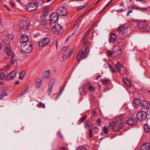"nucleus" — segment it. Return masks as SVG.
Listing matches in <instances>:
<instances>
[{
    "instance_id": "e433bc0d",
    "label": "nucleus",
    "mask_w": 150,
    "mask_h": 150,
    "mask_svg": "<svg viewBox=\"0 0 150 150\" xmlns=\"http://www.w3.org/2000/svg\"><path fill=\"white\" fill-rule=\"evenodd\" d=\"M52 88H49L48 87V88L47 91V95L48 96H50L52 93Z\"/></svg>"
},
{
    "instance_id": "f704fd0d",
    "label": "nucleus",
    "mask_w": 150,
    "mask_h": 150,
    "mask_svg": "<svg viewBox=\"0 0 150 150\" xmlns=\"http://www.w3.org/2000/svg\"><path fill=\"white\" fill-rule=\"evenodd\" d=\"M87 5V4H86L85 5L82 6H80L77 7L76 8V10L78 11H80L83 9L84 8H85L86 6Z\"/></svg>"
},
{
    "instance_id": "052dcab7",
    "label": "nucleus",
    "mask_w": 150,
    "mask_h": 150,
    "mask_svg": "<svg viewBox=\"0 0 150 150\" xmlns=\"http://www.w3.org/2000/svg\"><path fill=\"white\" fill-rule=\"evenodd\" d=\"M95 97L93 95L91 96V100H93L95 99Z\"/></svg>"
},
{
    "instance_id": "2f4dec72",
    "label": "nucleus",
    "mask_w": 150,
    "mask_h": 150,
    "mask_svg": "<svg viewBox=\"0 0 150 150\" xmlns=\"http://www.w3.org/2000/svg\"><path fill=\"white\" fill-rule=\"evenodd\" d=\"M120 52L119 50L116 51L112 52V55L117 57H119L120 55Z\"/></svg>"
},
{
    "instance_id": "bf43d9fd",
    "label": "nucleus",
    "mask_w": 150,
    "mask_h": 150,
    "mask_svg": "<svg viewBox=\"0 0 150 150\" xmlns=\"http://www.w3.org/2000/svg\"><path fill=\"white\" fill-rule=\"evenodd\" d=\"M104 131H108V128L106 126H104L103 128Z\"/></svg>"
},
{
    "instance_id": "aec40b11",
    "label": "nucleus",
    "mask_w": 150,
    "mask_h": 150,
    "mask_svg": "<svg viewBox=\"0 0 150 150\" xmlns=\"http://www.w3.org/2000/svg\"><path fill=\"white\" fill-rule=\"evenodd\" d=\"M62 52L63 54H65L67 55L69 52V48L67 47H63L62 49Z\"/></svg>"
},
{
    "instance_id": "f8f14e48",
    "label": "nucleus",
    "mask_w": 150,
    "mask_h": 150,
    "mask_svg": "<svg viewBox=\"0 0 150 150\" xmlns=\"http://www.w3.org/2000/svg\"><path fill=\"white\" fill-rule=\"evenodd\" d=\"M37 7L36 5L33 3H31L28 4L26 6V10L29 11H32L37 9Z\"/></svg>"
},
{
    "instance_id": "b1692460",
    "label": "nucleus",
    "mask_w": 150,
    "mask_h": 150,
    "mask_svg": "<svg viewBox=\"0 0 150 150\" xmlns=\"http://www.w3.org/2000/svg\"><path fill=\"white\" fill-rule=\"evenodd\" d=\"M124 124V123H123V122H122L120 124V125L115 126L114 128L116 129V130H114L113 131H117L120 130L122 128Z\"/></svg>"
},
{
    "instance_id": "39448f33",
    "label": "nucleus",
    "mask_w": 150,
    "mask_h": 150,
    "mask_svg": "<svg viewBox=\"0 0 150 150\" xmlns=\"http://www.w3.org/2000/svg\"><path fill=\"white\" fill-rule=\"evenodd\" d=\"M57 12L60 16H65L68 13L67 9L64 7H59L57 8Z\"/></svg>"
},
{
    "instance_id": "4c0bfd02",
    "label": "nucleus",
    "mask_w": 150,
    "mask_h": 150,
    "mask_svg": "<svg viewBox=\"0 0 150 150\" xmlns=\"http://www.w3.org/2000/svg\"><path fill=\"white\" fill-rule=\"evenodd\" d=\"M4 43L6 44L7 46L6 47L5 49H6V48L7 47L9 49H10L9 48V47H10V43H9V41L8 40H4ZM5 51H6V49H5Z\"/></svg>"
},
{
    "instance_id": "7ed1b4c3",
    "label": "nucleus",
    "mask_w": 150,
    "mask_h": 150,
    "mask_svg": "<svg viewBox=\"0 0 150 150\" xmlns=\"http://www.w3.org/2000/svg\"><path fill=\"white\" fill-rule=\"evenodd\" d=\"M87 48L86 47H84V48H83L82 50L80 51L76 57V60L78 62H79L81 59H84L86 58L88 56V52H87L84 56H83L87 50Z\"/></svg>"
},
{
    "instance_id": "7c9ffc66",
    "label": "nucleus",
    "mask_w": 150,
    "mask_h": 150,
    "mask_svg": "<svg viewBox=\"0 0 150 150\" xmlns=\"http://www.w3.org/2000/svg\"><path fill=\"white\" fill-rule=\"evenodd\" d=\"M143 128L144 131H150V126L148 125L144 124Z\"/></svg>"
},
{
    "instance_id": "6e6d98bb",
    "label": "nucleus",
    "mask_w": 150,
    "mask_h": 150,
    "mask_svg": "<svg viewBox=\"0 0 150 150\" xmlns=\"http://www.w3.org/2000/svg\"><path fill=\"white\" fill-rule=\"evenodd\" d=\"M79 27V25L78 24L75 25L74 27H73V28H74L75 29H78Z\"/></svg>"
},
{
    "instance_id": "49530a36",
    "label": "nucleus",
    "mask_w": 150,
    "mask_h": 150,
    "mask_svg": "<svg viewBox=\"0 0 150 150\" xmlns=\"http://www.w3.org/2000/svg\"><path fill=\"white\" fill-rule=\"evenodd\" d=\"M86 116H84L82 117L79 120V122L81 123L82 122L86 119Z\"/></svg>"
},
{
    "instance_id": "2eb2a0df",
    "label": "nucleus",
    "mask_w": 150,
    "mask_h": 150,
    "mask_svg": "<svg viewBox=\"0 0 150 150\" xmlns=\"http://www.w3.org/2000/svg\"><path fill=\"white\" fill-rule=\"evenodd\" d=\"M42 25L46 29L50 28L52 26L51 22L50 20H47L42 23Z\"/></svg>"
},
{
    "instance_id": "ddd939ff",
    "label": "nucleus",
    "mask_w": 150,
    "mask_h": 150,
    "mask_svg": "<svg viewBox=\"0 0 150 150\" xmlns=\"http://www.w3.org/2000/svg\"><path fill=\"white\" fill-rule=\"evenodd\" d=\"M16 74V71L14 70L8 74L6 77V80L7 81L11 80L15 77Z\"/></svg>"
},
{
    "instance_id": "72a5a7b5",
    "label": "nucleus",
    "mask_w": 150,
    "mask_h": 150,
    "mask_svg": "<svg viewBox=\"0 0 150 150\" xmlns=\"http://www.w3.org/2000/svg\"><path fill=\"white\" fill-rule=\"evenodd\" d=\"M116 67L117 71H120L121 69L122 66L119 62H117L116 65Z\"/></svg>"
},
{
    "instance_id": "423d86ee",
    "label": "nucleus",
    "mask_w": 150,
    "mask_h": 150,
    "mask_svg": "<svg viewBox=\"0 0 150 150\" xmlns=\"http://www.w3.org/2000/svg\"><path fill=\"white\" fill-rule=\"evenodd\" d=\"M52 30L55 34H58L61 33L63 30V29L62 26L59 24H57L54 26Z\"/></svg>"
},
{
    "instance_id": "c756f323",
    "label": "nucleus",
    "mask_w": 150,
    "mask_h": 150,
    "mask_svg": "<svg viewBox=\"0 0 150 150\" xmlns=\"http://www.w3.org/2000/svg\"><path fill=\"white\" fill-rule=\"evenodd\" d=\"M42 9L45 12V15H47V13L49 11V7L47 6H44L42 8Z\"/></svg>"
},
{
    "instance_id": "8fccbe9b",
    "label": "nucleus",
    "mask_w": 150,
    "mask_h": 150,
    "mask_svg": "<svg viewBox=\"0 0 150 150\" xmlns=\"http://www.w3.org/2000/svg\"><path fill=\"white\" fill-rule=\"evenodd\" d=\"M28 90V88H26L22 92L21 95H23L24 94L25 92L27 91Z\"/></svg>"
},
{
    "instance_id": "a18cd8bd",
    "label": "nucleus",
    "mask_w": 150,
    "mask_h": 150,
    "mask_svg": "<svg viewBox=\"0 0 150 150\" xmlns=\"http://www.w3.org/2000/svg\"><path fill=\"white\" fill-rule=\"evenodd\" d=\"M50 75V72L49 71H47L45 72V76L46 77H48Z\"/></svg>"
},
{
    "instance_id": "c85d7f7f",
    "label": "nucleus",
    "mask_w": 150,
    "mask_h": 150,
    "mask_svg": "<svg viewBox=\"0 0 150 150\" xmlns=\"http://www.w3.org/2000/svg\"><path fill=\"white\" fill-rule=\"evenodd\" d=\"M55 81L54 79H51L49 82V87L52 88L54 84Z\"/></svg>"
},
{
    "instance_id": "ea45409f",
    "label": "nucleus",
    "mask_w": 150,
    "mask_h": 150,
    "mask_svg": "<svg viewBox=\"0 0 150 150\" xmlns=\"http://www.w3.org/2000/svg\"><path fill=\"white\" fill-rule=\"evenodd\" d=\"M41 83L39 81H37L35 84V87L36 88H39L41 86Z\"/></svg>"
},
{
    "instance_id": "20e7f679",
    "label": "nucleus",
    "mask_w": 150,
    "mask_h": 150,
    "mask_svg": "<svg viewBox=\"0 0 150 150\" xmlns=\"http://www.w3.org/2000/svg\"><path fill=\"white\" fill-rule=\"evenodd\" d=\"M116 32L120 34L126 36L128 32L127 27L123 25H120L117 29Z\"/></svg>"
},
{
    "instance_id": "a878e982",
    "label": "nucleus",
    "mask_w": 150,
    "mask_h": 150,
    "mask_svg": "<svg viewBox=\"0 0 150 150\" xmlns=\"http://www.w3.org/2000/svg\"><path fill=\"white\" fill-rule=\"evenodd\" d=\"M25 72L24 71H21L19 74V78L20 79L22 80L23 79L24 76L25 75Z\"/></svg>"
},
{
    "instance_id": "cd10ccee",
    "label": "nucleus",
    "mask_w": 150,
    "mask_h": 150,
    "mask_svg": "<svg viewBox=\"0 0 150 150\" xmlns=\"http://www.w3.org/2000/svg\"><path fill=\"white\" fill-rule=\"evenodd\" d=\"M116 124V122L115 121H112L109 124V128L110 129H113L115 128V126Z\"/></svg>"
},
{
    "instance_id": "dca6fc26",
    "label": "nucleus",
    "mask_w": 150,
    "mask_h": 150,
    "mask_svg": "<svg viewBox=\"0 0 150 150\" xmlns=\"http://www.w3.org/2000/svg\"><path fill=\"white\" fill-rule=\"evenodd\" d=\"M29 40L28 36L25 34H23L21 38L20 41L21 43H25L27 42Z\"/></svg>"
},
{
    "instance_id": "412c9836",
    "label": "nucleus",
    "mask_w": 150,
    "mask_h": 150,
    "mask_svg": "<svg viewBox=\"0 0 150 150\" xmlns=\"http://www.w3.org/2000/svg\"><path fill=\"white\" fill-rule=\"evenodd\" d=\"M134 106L136 108H138L141 105V102L138 99H135L134 100Z\"/></svg>"
},
{
    "instance_id": "a211bd4d",
    "label": "nucleus",
    "mask_w": 150,
    "mask_h": 150,
    "mask_svg": "<svg viewBox=\"0 0 150 150\" xmlns=\"http://www.w3.org/2000/svg\"><path fill=\"white\" fill-rule=\"evenodd\" d=\"M70 57V54H68L67 55L62 54L59 55V58L61 61H63L65 59L68 58Z\"/></svg>"
},
{
    "instance_id": "4468645a",
    "label": "nucleus",
    "mask_w": 150,
    "mask_h": 150,
    "mask_svg": "<svg viewBox=\"0 0 150 150\" xmlns=\"http://www.w3.org/2000/svg\"><path fill=\"white\" fill-rule=\"evenodd\" d=\"M137 120L134 117H131L127 121V124L130 125H135L137 124Z\"/></svg>"
},
{
    "instance_id": "338daca9",
    "label": "nucleus",
    "mask_w": 150,
    "mask_h": 150,
    "mask_svg": "<svg viewBox=\"0 0 150 150\" xmlns=\"http://www.w3.org/2000/svg\"><path fill=\"white\" fill-rule=\"evenodd\" d=\"M147 112V114L149 115H150V108L148 109Z\"/></svg>"
},
{
    "instance_id": "a19ab883",
    "label": "nucleus",
    "mask_w": 150,
    "mask_h": 150,
    "mask_svg": "<svg viewBox=\"0 0 150 150\" xmlns=\"http://www.w3.org/2000/svg\"><path fill=\"white\" fill-rule=\"evenodd\" d=\"M89 89L91 91L93 92L95 91V89L92 85H90L88 87Z\"/></svg>"
},
{
    "instance_id": "f257e3e1",
    "label": "nucleus",
    "mask_w": 150,
    "mask_h": 150,
    "mask_svg": "<svg viewBox=\"0 0 150 150\" xmlns=\"http://www.w3.org/2000/svg\"><path fill=\"white\" fill-rule=\"evenodd\" d=\"M6 52L8 55V58L10 61L11 64L13 65L15 67H17L18 66L17 60L14 57L15 55L12 52L11 50L8 48H6Z\"/></svg>"
},
{
    "instance_id": "09e8293b",
    "label": "nucleus",
    "mask_w": 150,
    "mask_h": 150,
    "mask_svg": "<svg viewBox=\"0 0 150 150\" xmlns=\"http://www.w3.org/2000/svg\"><path fill=\"white\" fill-rule=\"evenodd\" d=\"M45 17L44 16H42L41 17V20L42 22V23L45 21Z\"/></svg>"
},
{
    "instance_id": "680f3d73",
    "label": "nucleus",
    "mask_w": 150,
    "mask_h": 150,
    "mask_svg": "<svg viewBox=\"0 0 150 150\" xmlns=\"http://www.w3.org/2000/svg\"><path fill=\"white\" fill-rule=\"evenodd\" d=\"M124 10L123 9L121 8L117 10V12H121L124 11Z\"/></svg>"
},
{
    "instance_id": "de8ad7c7",
    "label": "nucleus",
    "mask_w": 150,
    "mask_h": 150,
    "mask_svg": "<svg viewBox=\"0 0 150 150\" xmlns=\"http://www.w3.org/2000/svg\"><path fill=\"white\" fill-rule=\"evenodd\" d=\"M112 54V53L111 51L109 50H108V51L107 52V54L108 56H111Z\"/></svg>"
},
{
    "instance_id": "603ef678",
    "label": "nucleus",
    "mask_w": 150,
    "mask_h": 150,
    "mask_svg": "<svg viewBox=\"0 0 150 150\" xmlns=\"http://www.w3.org/2000/svg\"><path fill=\"white\" fill-rule=\"evenodd\" d=\"M5 76L3 72L0 73V79H2Z\"/></svg>"
},
{
    "instance_id": "5701e85b",
    "label": "nucleus",
    "mask_w": 150,
    "mask_h": 150,
    "mask_svg": "<svg viewBox=\"0 0 150 150\" xmlns=\"http://www.w3.org/2000/svg\"><path fill=\"white\" fill-rule=\"evenodd\" d=\"M100 81L103 85H107L110 81V80L109 79L106 78L101 79Z\"/></svg>"
},
{
    "instance_id": "bb28decb",
    "label": "nucleus",
    "mask_w": 150,
    "mask_h": 150,
    "mask_svg": "<svg viewBox=\"0 0 150 150\" xmlns=\"http://www.w3.org/2000/svg\"><path fill=\"white\" fill-rule=\"evenodd\" d=\"M79 91L80 92V94L84 95L86 94V91L85 89L83 87H81L79 89Z\"/></svg>"
},
{
    "instance_id": "0eeeda50",
    "label": "nucleus",
    "mask_w": 150,
    "mask_h": 150,
    "mask_svg": "<svg viewBox=\"0 0 150 150\" xmlns=\"http://www.w3.org/2000/svg\"><path fill=\"white\" fill-rule=\"evenodd\" d=\"M29 21L26 18L21 19L19 21V25L22 28H27L29 26Z\"/></svg>"
},
{
    "instance_id": "13d9d810",
    "label": "nucleus",
    "mask_w": 150,
    "mask_h": 150,
    "mask_svg": "<svg viewBox=\"0 0 150 150\" xmlns=\"http://www.w3.org/2000/svg\"><path fill=\"white\" fill-rule=\"evenodd\" d=\"M18 26L17 25H15L13 26L14 29L16 30H17V28L18 27Z\"/></svg>"
},
{
    "instance_id": "4be33fe9",
    "label": "nucleus",
    "mask_w": 150,
    "mask_h": 150,
    "mask_svg": "<svg viewBox=\"0 0 150 150\" xmlns=\"http://www.w3.org/2000/svg\"><path fill=\"white\" fill-rule=\"evenodd\" d=\"M110 37L109 38V41L111 42H114L116 39V36L115 34L111 33L110 34Z\"/></svg>"
},
{
    "instance_id": "c9c22d12",
    "label": "nucleus",
    "mask_w": 150,
    "mask_h": 150,
    "mask_svg": "<svg viewBox=\"0 0 150 150\" xmlns=\"http://www.w3.org/2000/svg\"><path fill=\"white\" fill-rule=\"evenodd\" d=\"M94 26V25H93L92 27L90 28L87 31V32L85 33V36L86 37H87L89 34L90 32H91V30H92V28Z\"/></svg>"
},
{
    "instance_id": "6ab92c4d",
    "label": "nucleus",
    "mask_w": 150,
    "mask_h": 150,
    "mask_svg": "<svg viewBox=\"0 0 150 150\" xmlns=\"http://www.w3.org/2000/svg\"><path fill=\"white\" fill-rule=\"evenodd\" d=\"M142 108L146 109L150 107V104L146 101H143L142 104Z\"/></svg>"
},
{
    "instance_id": "9b49d317",
    "label": "nucleus",
    "mask_w": 150,
    "mask_h": 150,
    "mask_svg": "<svg viewBox=\"0 0 150 150\" xmlns=\"http://www.w3.org/2000/svg\"><path fill=\"white\" fill-rule=\"evenodd\" d=\"M57 13H53L50 16V21L53 23L56 22L59 19V16Z\"/></svg>"
},
{
    "instance_id": "473e14b6",
    "label": "nucleus",
    "mask_w": 150,
    "mask_h": 150,
    "mask_svg": "<svg viewBox=\"0 0 150 150\" xmlns=\"http://www.w3.org/2000/svg\"><path fill=\"white\" fill-rule=\"evenodd\" d=\"M124 82L125 84L127 87H130L131 86V84L130 81L127 80L126 79H124Z\"/></svg>"
},
{
    "instance_id": "0e129e2a",
    "label": "nucleus",
    "mask_w": 150,
    "mask_h": 150,
    "mask_svg": "<svg viewBox=\"0 0 150 150\" xmlns=\"http://www.w3.org/2000/svg\"><path fill=\"white\" fill-rule=\"evenodd\" d=\"M131 7L132 8H135V9H137V8H138V7L137 6L135 5H134L132 6H131Z\"/></svg>"
},
{
    "instance_id": "393cba45",
    "label": "nucleus",
    "mask_w": 150,
    "mask_h": 150,
    "mask_svg": "<svg viewBox=\"0 0 150 150\" xmlns=\"http://www.w3.org/2000/svg\"><path fill=\"white\" fill-rule=\"evenodd\" d=\"M92 125V123L90 120H88L85 122V127L86 128H88L91 127Z\"/></svg>"
},
{
    "instance_id": "6e6552de",
    "label": "nucleus",
    "mask_w": 150,
    "mask_h": 150,
    "mask_svg": "<svg viewBox=\"0 0 150 150\" xmlns=\"http://www.w3.org/2000/svg\"><path fill=\"white\" fill-rule=\"evenodd\" d=\"M137 116L138 120L142 121L145 120L146 119L147 115L145 112L140 111L138 112Z\"/></svg>"
},
{
    "instance_id": "c03bdc74",
    "label": "nucleus",
    "mask_w": 150,
    "mask_h": 150,
    "mask_svg": "<svg viewBox=\"0 0 150 150\" xmlns=\"http://www.w3.org/2000/svg\"><path fill=\"white\" fill-rule=\"evenodd\" d=\"M91 116L93 117H95L97 116V113L95 110H93L92 112Z\"/></svg>"
},
{
    "instance_id": "4d7b16f0",
    "label": "nucleus",
    "mask_w": 150,
    "mask_h": 150,
    "mask_svg": "<svg viewBox=\"0 0 150 150\" xmlns=\"http://www.w3.org/2000/svg\"><path fill=\"white\" fill-rule=\"evenodd\" d=\"M1 95L4 96H7V93L6 91H4L3 92V93H2Z\"/></svg>"
},
{
    "instance_id": "3c124183",
    "label": "nucleus",
    "mask_w": 150,
    "mask_h": 150,
    "mask_svg": "<svg viewBox=\"0 0 150 150\" xmlns=\"http://www.w3.org/2000/svg\"><path fill=\"white\" fill-rule=\"evenodd\" d=\"M74 50V48H72L71 49L70 51L69 50V52L68 54H70V56L71 55V54L73 52V51Z\"/></svg>"
},
{
    "instance_id": "5fc2aeb1",
    "label": "nucleus",
    "mask_w": 150,
    "mask_h": 150,
    "mask_svg": "<svg viewBox=\"0 0 150 150\" xmlns=\"http://www.w3.org/2000/svg\"><path fill=\"white\" fill-rule=\"evenodd\" d=\"M122 118L120 117H117L116 118V120L117 122H119V121H121L122 120Z\"/></svg>"
},
{
    "instance_id": "864d4df0",
    "label": "nucleus",
    "mask_w": 150,
    "mask_h": 150,
    "mask_svg": "<svg viewBox=\"0 0 150 150\" xmlns=\"http://www.w3.org/2000/svg\"><path fill=\"white\" fill-rule=\"evenodd\" d=\"M101 122L100 119H98L96 122V123L98 125H100L101 123Z\"/></svg>"
},
{
    "instance_id": "9d476101",
    "label": "nucleus",
    "mask_w": 150,
    "mask_h": 150,
    "mask_svg": "<svg viewBox=\"0 0 150 150\" xmlns=\"http://www.w3.org/2000/svg\"><path fill=\"white\" fill-rule=\"evenodd\" d=\"M22 50L24 52L28 53L31 52L32 50V46L31 45L26 44L22 47Z\"/></svg>"
},
{
    "instance_id": "37998d69",
    "label": "nucleus",
    "mask_w": 150,
    "mask_h": 150,
    "mask_svg": "<svg viewBox=\"0 0 150 150\" xmlns=\"http://www.w3.org/2000/svg\"><path fill=\"white\" fill-rule=\"evenodd\" d=\"M65 85H64L63 86L62 90L59 92V95L57 96L56 98L55 99V100H57L58 98L59 97V96H60V94H61L63 90L64 89L65 87Z\"/></svg>"
},
{
    "instance_id": "774afa93",
    "label": "nucleus",
    "mask_w": 150,
    "mask_h": 150,
    "mask_svg": "<svg viewBox=\"0 0 150 150\" xmlns=\"http://www.w3.org/2000/svg\"><path fill=\"white\" fill-rule=\"evenodd\" d=\"M9 38H10L11 39H13V35L10 34L9 36Z\"/></svg>"
},
{
    "instance_id": "69168bd1",
    "label": "nucleus",
    "mask_w": 150,
    "mask_h": 150,
    "mask_svg": "<svg viewBox=\"0 0 150 150\" xmlns=\"http://www.w3.org/2000/svg\"><path fill=\"white\" fill-rule=\"evenodd\" d=\"M93 132H90L89 133V136L90 137H93L92 134H93Z\"/></svg>"
},
{
    "instance_id": "f03ea898",
    "label": "nucleus",
    "mask_w": 150,
    "mask_h": 150,
    "mask_svg": "<svg viewBox=\"0 0 150 150\" xmlns=\"http://www.w3.org/2000/svg\"><path fill=\"white\" fill-rule=\"evenodd\" d=\"M138 26L140 29L144 30L143 31L147 33L150 32V26L148 25L147 22L140 21L138 23Z\"/></svg>"
},
{
    "instance_id": "f3484780",
    "label": "nucleus",
    "mask_w": 150,
    "mask_h": 150,
    "mask_svg": "<svg viewBox=\"0 0 150 150\" xmlns=\"http://www.w3.org/2000/svg\"><path fill=\"white\" fill-rule=\"evenodd\" d=\"M150 143L149 142L143 144L141 147V150H150Z\"/></svg>"
},
{
    "instance_id": "58836bf2",
    "label": "nucleus",
    "mask_w": 150,
    "mask_h": 150,
    "mask_svg": "<svg viewBox=\"0 0 150 150\" xmlns=\"http://www.w3.org/2000/svg\"><path fill=\"white\" fill-rule=\"evenodd\" d=\"M87 149L85 147L82 146H80L78 147L76 150H87Z\"/></svg>"
},
{
    "instance_id": "e2e57ef3",
    "label": "nucleus",
    "mask_w": 150,
    "mask_h": 150,
    "mask_svg": "<svg viewBox=\"0 0 150 150\" xmlns=\"http://www.w3.org/2000/svg\"><path fill=\"white\" fill-rule=\"evenodd\" d=\"M10 4L11 6L13 7L15 6V4L13 2H10Z\"/></svg>"
},
{
    "instance_id": "1a4fd4ad",
    "label": "nucleus",
    "mask_w": 150,
    "mask_h": 150,
    "mask_svg": "<svg viewBox=\"0 0 150 150\" xmlns=\"http://www.w3.org/2000/svg\"><path fill=\"white\" fill-rule=\"evenodd\" d=\"M50 41L49 38H45L41 39L39 42L38 45L40 47H43L48 44Z\"/></svg>"
},
{
    "instance_id": "79ce46f5",
    "label": "nucleus",
    "mask_w": 150,
    "mask_h": 150,
    "mask_svg": "<svg viewBox=\"0 0 150 150\" xmlns=\"http://www.w3.org/2000/svg\"><path fill=\"white\" fill-rule=\"evenodd\" d=\"M38 105L39 107H42L43 108H45V104L41 102L39 103L38 104Z\"/></svg>"
}]
</instances>
